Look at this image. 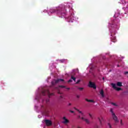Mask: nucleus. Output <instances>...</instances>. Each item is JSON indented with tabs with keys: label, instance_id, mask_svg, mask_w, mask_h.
Returning a JSON list of instances; mask_svg holds the SVG:
<instances>
[{
	"label": "nucleus",
	"instance_id": "1",
	"mask_svg": "<svg viewBox=\"0 0 128 128\" xmlns=\"http://www.w3.org/2000/svg\"><path fill=\"white\" fill-rule=\"evenodd\" d=\"M66 6H60L56 8L50 10V12L51 14H54L56 12L58 14H59L60 16L62 18V16H65L66 14Z\"/></svg>",
	"mask_w": 128,
	"mask_h": 128
},
{
	"label": "nucleus",
	"instance_id": "2",
	"mask_svg": "<svg viewBox=\"0 0 128 128\" xmlns=\"http://www.w3.org/2000/svg\"><path fill=\"white\" fill-rule=\"evenodd\" d=\"M76 110H78V112L80 114H79L78 118H80V120H84V122H86V124H89L90 123V120L84 118V112H82L76 109Z\"/></svg>",
	"mask_w": 128,
	"mask_h": 128
},
{
	"label": "nucleus",
	"instance_id": "3",
	"mask_svg": "<svg viewBox=\"0 0 128 128\" xmlns=\"http://www.w3.org/2000/svg\"><path fill=\"white\" fill-rule=\"evenodd\" d=\"M110 112L112 113V118L114 120L115 122H118V117L116 116L114 112V110L111 108L110 110Z\"/></svg>",
	"mask_w": 128,
	"mask_h": 128
},
{
	"label": "nucleus",
	"instance_id": "4",
	"mask_svg": "<svg viewBox=\"0 0 128 128\" xmlns=\"http://www.w3.org/2000/svg\"><path fill=\"white\" fill-rule=\"evenodd\" d=\"M111 85L112 86L113 88H114V90H117L118 92H120V90H122V88L117 87L116 85L114 83L111 84Z\"/></svg>",
	"mask_w": 128,
	"mask_h": 128
},
{
	"label": "nucleus",
	"instance_id": "5",
	"mask_svg": "<svg viewBox=\"0 0 128 128\" xmlns=\"http://www.w3.org/2000/svg\"><path fill=\"white\" fill-rule=\"evenodd\" d=\"M88 86L90 88H94V90H96V84H94V83L92 82H89Z\"/></svg>",
	"mask_w": 128,
	"mask_h": 128
},
{
	"label": "nucleus",
	"instance_id": "6",
	"mask_svg": "<svg viewBox=\"0 0 128 128\" xmlns=\"http://www.w3.org/2000/svg\"><path fill=\"white\" fill-rule=\"evenodd\" d=\"M110 40L113 42H116V38L114 35L112 36V34H111Z\"/></svg>",
	"mask_w": 128,
	"mask_h": 128
},
{
	"label": "nucleus",
	"instance_id": "7",
	"mask_svg": "<svg viewBox=\"0 0 128 128\" xmlns=\"http://www.w3.org/2000/svg\"><path fill=\"white\" fill-rule=\"evenodd\" d=\"M62 122L63 124H68L69 122L68 120L66 118L64 117Z\"/></svg>",
	"mask_w": 128,
	"mask_h": 128
},
{
	"label": "nucleus",
	"instance_id": "8",
	"mask_svg": "<svg viewBox=\"0 0 128 128\" xmlns=\"http://www.w3.org/2000/svg\"><path fill=\"white\" fill-rule=\"evenodd\" d=\"M45 122L46 126H52V121L50 120H46Z\"/></svg>",
	"mask_w": 128,
	"mask_h": 128
},
{
	"label": "nucleus",
	"instance_id": "9",
	"mask_svg": "<svg viewBox=\"0 0 128 128\" xmlns=\"http://www.w3.org/2000/svg\"><path fill=\"white\" fill-rule=\"evenodd\" d=\"M98 120L99 122H100V124H102V120H104V117L102 116H100L98 117Z\"/></svg>",
	"mask_w": 128,
	"mask_h": 128
},
{
	"label": "nucleus",
	"instance_id": "10",
	"mask_svg": "<svg viewBox=\"0 0 128 128\" xmlns=\"http://www.w3.org/2000/svg\"><path fill=\"white\" fill-rule=\"evenodd\" d=\"M100 94H101L102 98H104V90H101L100 92Z\"/></svg>",
	"mask_w": 128,
	"mask_h": 128
},
{
	"label": "nucleus",
	"instance_id": "11",
	"mask_svg": "<svg viewBox=\"0 0 128 128\" xmlns=\"http://www.w3.org/2000/svg\"><path fill=\"white\" fill-rule=\"evenodd\" d=\"M118 86H122V82H118L116 84Z\"/></svg>",
	"mask_w": 128,
	"mask_h": 128
},
{
	"label": "nucleus",
	"instance_id": "12",
	"mask_svg": "<svg viewBox=\"0 0 128 128\" xmlns=\"http://www.w3.org/2000/svg\"><path fill=\"white\" fill-rule=\"evenodd\" d=\"M86 101L88 102H94V101L92 100L86 99Z\"/></svg>",
	"mask_w": 128,
	"mask_h": 128
},
{
	"label": "nucleus",
	"instance_id": "13",
	"mask_svg": "<svg viewBox=\"0 0 128 128\" xmlns=\"http://www.w3.org/2000/svg\"><path fill=\"white\" fill-rule=\"evenodd\" d=\"M102 60H98L96 62V64H102Z\"/></svg>",
	"mask_w": 128,
	"mask_h": 128
},
{
	"label": "nucleus",
	"instance_id": "14",
	"mask_svg": "<svg viewBox=\"0 0 128 128\" xmlns=\"http://www.w3.org/2000/svg\"><path fill=\"white\" fill-rule=\"evenodd\" d=\"M111 28H114V24H109V28H110V30Z\"/></svg>",
	"mask_w": 128,
	"mask_h": 128
},
{
	"label": "nucleus",
	"instance_id": "15",
	"mask_svg": "<svg viewBox=\"0 0 128 128\" xmlns=\"http://www.w3.org/2000/svg\"><path fill=\"white\" fill-rule=\"evenodd\" d=\"M64 82V80L62 79H58L56 81V82Z\"/></svg>",
	"mask_w": 128,
	"mask_h": 128
},
{
	"label": "nucleus",
	"instance_id": "16",
	"mask_svg": "<svg viewBox=\"0 0 128 128\" xmlns=\"http://www.w3.org/2000/svg\"><path fill=\"white\" fill-rule=\"evenodd\" d=\"M71 78L74 80V82H76V78L74 77V76H71Z\"/></svg>",
	"mask_w": 128,
	"mask_h": 128
},
{
	"label": "nucleus",
	"instance_id": "17",
	"mask_svg": "<svg viewBox=\"0 0 128 128\" xmlns=\"http://www.w3.org/2000/svg\"><path fill=\"white\" fill-rule=\"evenodd\" d=\"M60 62H66V60H60Z\"/></svg>",
	"mask_w": 128,
	"mask_h": 128
},
{
	"label": "nucleus",
	"instance_id": "18",
	"mask_svg": "<svg viewBox=\"0 0 128 128\" xmlns=\"http://www.w3.org/2000/svg\"><path fill=\"white\" fill-rule=\"evenodd\" d=\"M108 126L110 128H112V126L110 125V123L108 124Z\"/></svg>",
	"mask_w": 128,
	"mask_h": 128
},
{
	"label": "nucleus",
	"instance_id": "19",
	"mask_svg": "<svg viewBox=\"0 0 128 128\" xmlns=\"http://www.w3.org/2000/svg\"><path fill=\"white\" fill-rule=\"evenodd\" d=\"M89 116L91 118H92V114H89Z\"/></svg>",
	"mask_w": 128,
	"mask_h": 128
},
{
	"label": "nucleus",
	"instance_id": "20",
	"mask_svg": "<svg viewBox=\"0 0 128 128\" xmlns=\"http://www.w3.org/2000/svg\"><path fill=\"white\" fill-rule=\"evenodd\" d=\"M76 96L77 98H80V95H76Z\"/></svg>",
	"mask_w": 128,
	"mask_h": 128
},
{
	"label": "nucleus",
	"instance_id": "21",
	"mask_svg": "<svg viewBox=\"0 0 128 128\" xmlns=\"http://www.w3.org/2000/svg\"><path fill=\"white\" fill-rule=\"evenodd\" d=\"M102 58L103 60H106V56H103L102 57Z\"/></svg>",
	"mask_w": 128,
	"mask_h": 128
},
{
	"label": "nucleus",
	"instance_id": "22",
	"mask_svg": "<svg viewBox=\"0 0 128 128\" xmlns=\"http://www.w3.org/2000/svg\"><path fill=\"white\" fill-rule=\"evenodd\" d=\"M120 124L122 125V120H120Z\"/></svg>",
	"mask_w": 128,
	"mask_h": 128
},
{
	"label": "nucleus",
	"instance_id": "23",
	"mask_svg": "<svg viewBox=\"0 0 128 128\" xmlns=\"http://www.w3.org/2000/svg\"><path fill=\"white\" fill-rule=\"evenodd\" d=\"M80 82V80H78V82H76V84H78Z\"/></svg>",
	"mask_w": 128,
	"mask_h": 128
},
{
	"label": "nucleus",
	"instance_id": "24",
	"mask_svg": "<svg viewBox=\"0 0 128 128\" xmlns=\"http://www.w3.org/2000/svg\"><path fill=\"white\" fill-rule=\"evenodd\" d=\"M112 104H113V106H116V103H112Z\"/></svg>",
	"mask_w": 128,
	"mask_h": 128
},
{
	"label": "nucleus",
	"instance_id": "25",
	"mask_svg": "<svg viewBox=\"0 0 128 128\" xmlns=\"http://www.w3.org/2000/svg\"><path fill=\"white\" fill-rule=\"evenodd\" d=\"M68 82H72V80H69Z\"/></svg>",
	"mask_w": 128,
	"mask_h": 128
},
{
	"label": "nucleus",
	"instance_id": "26",
	"mask_svg": "<svg viewBox=\"0 0 128 128\" xmlns=\"http://www.w3.org/2000/svg\"><path fill=\"white\" fill-rule=\"evenodd\" d=\"M68 106H72V104L69 103V104H68Z\"/></svg>",
	"mask_w": 128,
	"mask_h": 128
},
{
	"label": "nucleus",
	"instance_id": "27",
	"mask_svg": "<svg viewBox=\"0 0 128 128\" xmlns=\"http://www.w3.org/2000/svg\"><path fill=\"white\" fill-rule=\"evenodd\" d=\"M80 90H84V88H80Z\"/></svg>",
	"mask_w": 128,
	"mask_h": 128
},
{
	"label": "nucleus",
	"instance_id": "28",
	"mask_svg": "<svg viewBox=\"0 0 128 128\" xmlns=\"http://www.w3.org/2000/svg\"><path fill=\"white\" fill-rule=\"evenodd\" d=\"M60 88H64V86H60Z\"/></svg>",
	"mask_w": 128,
	"mask_h": 128
},
{
	"label": "nucleus",
	"instance_id": "29",
	"mask_svg": "<svg viewBox=\"0 0 128 128\" xmlns=\"http://www.w3.org/2000/svg\"><path fill=\"white\" fill-rule=\"evenodd\" d=\"M70 112L74 113V111H70Z\"/></svg>",
	"mask_w": 128,
	"mask_h": 128
},
{
	"label": "nucleus",
	"instance_id": "30",
	"mask_svg": "<svg viewBox=\"0 0 128 128\" xmlns=\"http://www.w3.org/2000/svg\"><path fill=\"white\" fill-rule=\"evenodd\" d=\"M117 66H118V67L120 66V65H117Z\"/></svg>",
	"mask_w": 128,
	"mask_h": 128
},
{
	"label": "nucleus",
	"instance_id": "31",
	"mask_svg": "<svg viewBox=\"0 0 128 128\" xmlns=\"http://www.w3.org/2000/svg\"><path fill=\"white\" fill-rule=\"evenodd\" d=\"M68 90H70V88H67Z\"/></svg>",
	"mask_w": 128,
	"mask_h": 128
}]
</instances>
